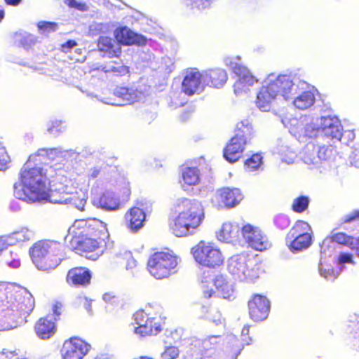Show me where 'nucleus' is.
<instances>
[{"label": "nucleus", "mask_w": 359, "mask_h": 359, "mask_svg": "<svg viewBox=\"0 0 359 359\" xmlns=\"http://www.w3.org/2000/svg\"><path fill=\"white\" fill-rule=\"evenodd\" d=\"M178 257L171 252H157L151 255L147 262L150 274L156 279L168 278L175 273Z\"/></svg>", "instance_id": "10"}, {"label": "nucleus", "mask_w": 359, "mask_h": 359, "mask_svg": "<svg viewBox=\"0 0 359 359\" xmlns=\"http://www.w3.org/2000/svg\"><path fill=\"white\" fill-rule=\"evenodd\" d=\"M6 264H8V266H9L11 268H14V269H16L18 267L20 266V259L18 258H14L13 260L11 261H8V260H6Z\"/></svg>", "instance_id": "60"}, {"label": "nucleus", "mask_w": 359, "mask_h": 359, "mask_svg": "<svg viewBox=\"0 0 359 359\" xmlns=\"http://www.w3.org/2000/svg\"><path fill=\"white\" fill-rule=\"evenodd\" d=\"M34 299L25 288L0 283V330H10L26 322Z\"/></svg>", "instance_id": "3"}, {"label": "nucleus", "mask_w": 359, "mask_h": 359, "mask_svg": "<svg viewBox=\"0 0 359 359\" xmlns=\"http://www.w3.org/2000/svg\"><path fill=\"white\" fill-rule=\"evenodd\" d=\"M46 171L37 163V156L30 155L21 169L19 181L14 184L15 198L27 203L48 201L52 203L72 205L83 210L88 190L78 189L71 179L61 175L56 177L50 189Z\"/></svg>", "instance_id": "1"}, {"label": "nucleus", "mask_w": 359, "mask_h": 359, "mask_svg": "<svg viewBox=\"0 0 359 359\" xmlns=\"http://www.w3.org/2000/svg\"><path fill=\"white\" fill-rule=\"evenodd\" d=\"M13 39L16 44L24 47H28L36 41L34 36L22 31L15 33Z\"/></svg>", "instance_id": "39"}, {"label": "nucleus", "mask_w": 359, "mask_h": 359, "mask_svg": "<svg viewBox=\"0 0 359 359\" xmlns=\"http://www.w3.org/2000/svg\"><path fill=\"white\" fill-rule=\"evenodd\" d=\"M62 123L60 121H53L50 123V126H48V132L49 134L53 135H57L62 130Z\"/></svg>", "instance_id": "51"}, {"label": "nucleus", "mask_w": 359, "mask_h": 359, "mask_svg": "<svg viewBox=\"0 0 359 359\" xmlns=\"http://www.w3.org/2000/svg\"><path fill=\"white\" fill-rule=\"evenodd\" d=\"M101 168L100 167H93L90 169L88 177L91 179H95L99 176Z\"/></svg>", "instance_id": "57"}, {"label": "nucleus", "mask_w": 359, "mask_h": 359, "mask_svg": "<svg viewBox=\"0 0 359 359\" xmlns=\"http://www.w3.org/2000/svg\"><path fill=\"white\" fill-rule=\"evenodd\" d=\"M240 61V56L227 57L224 60L225 64L239 77L233 86L234 93L237 95L247 93L251 87L258 83V79Z\"/></svg>", "instance_id": "11"}, {"label": "nucleus", "mask_w": 359, "mask_h": 359, "mask_svg": "<svg viewBox=\"0 0 359 359\" xmlns=\"http://www.w3.org/2000/svg\"><path fill=\"white\" fill-rule=\"evenodd\" d=\"M249 315L254 321H262L267 318L270 311V302L264 296L255 294L248 302Z\"/></svg>", "instance_id": "20"}, {"label": "nucleus", "mask_w": 359, "mask_h": 359, "mask_svg": "<svg viewBox=\"0 0 359 359\" xmlns=\"http://www.w3.org/2000/svg\"><path fill=\"white\" fill-rule=\"evenodd\" d=\"M146 213L141 207H133L126 214V221L128 228L133 232H136L144 226Z\"/></svg>", "instance_id": "25"}, {"label": "nucleus", "mask_w": 359, "mask_h": 359, "mask_svg": "<svg viewBox=\"0 0 359 359\" xmlns=\"http://www.w3.org/2000/svg\"><path fill=\"white\" fill-rule=\"evenodd\" d=\"M240 229V226L236 223L224 222L219 231L217 232V238L220 242L233 243L237 241L239 236Z\"/></svg>", "instance_id": "31"}, {"label": "nucleus", "mask_w": 359, "mask_h": 359, "mask_svg": "<svg viewBox=\"0 0 359 359\" xmlns=\"http://www.w3.org/2000/svg\"><path fill=\"white\" fill-rule=\"evenodd\" d=\"M37 27L41 34H49L55 32L57 28V24L53 22L40 21L37 24Z\"/></svg>", "instance_id": "45"}, {"label": "nucleus", "mask_w": 359, "mask_h": 359, "mask_svg": "<svg viewBox=\"0 0 359 359\" xmlns=\"http://www.w3.org/2000/svg\"><path fill=\"white\" fill-rule=\"evenodd\" d=\"M346 263L354 264L352 255L345 252L340 253L337 259V264L341 266Z\"/></svg>", "instance_id": "53"}, {"label": "nucleus", "mask_w": 359, "mask_h": 359, "mask_svg": "<svg viewBox=\"0 0 359 359\" xmlns=\"http://www.w3.org/2000/svg\"><path fill=\"white\" fill-rule=\"evenodd\" d=\"M213 0H185V4L191 10L203 11L208 8Z\"/></svg>", "instance_id": "40"}, {"label": "nucleus", "mask_w": 359, "mask_h": 359, "mask_svg": "<svg viewBox=\"0 0 359 359\" xmlns=\"http://www.w3.org/2000/svg\"><path fill=\"white\" fill-rule=\"evenodd\" d=\"M249 326L245 325L241 332L242 341L245 345H249L252 341L251 338L248 337V335L249 334Z\"/></svg>", "instance_id": "55"}, {"label": "nucleus", "mask_w": 359, "mask_h": 359, "mask_svg": "<svg viewBox=\"0 0 359 359\" xmlns=\"http://www.w3.org/2000/svg\"><path fill=\"white\" fill-rule=\"evenodd\" d=\"M201 283L203 294L206 298L211 297L215 293L212 288V283L222 298L229 300L236 298V290L234 284L223 275H217L214 279L210 276H203Z\"/></svg>", "instance_id": "13"}, {"label": "nucleus", "mask_w": 359, "mask_h": 359, "mask_svg": "<svg viewBox=\"0 0 359 359\" xmlns=\"http://www.w3.org/2000/svg\"><path fill=\"white\" fill-rule=\"evenodd\" d=\"M311 231L309 224L302 220L296 222L293 227L290 229L286 237L292 238L294 237L310 234Z\"/></svg>", "instance_id": "38"}, {"label": "nucleus", "mask_w": 359, "mask_h": 359, "mask_svg": "<svg viewBox=\"0 0 359 359\" xmlns=\"http://www.w3.org/2000/svg\"><path fill=\"white\" fill-rule=\"evenodd\" d=\"M11 161L10 157L7 154L5 147L0 137V170H4L8 168Z\"/></svg>", "instance_id": "47"}, {"label": "nucleus", "mask_w": 359, "mask_h": 359, "mask_svg": "<svg viewBox=\"0 0 359 359\" xmlns=\"http://www.w3.org/2000/svg\"><path fill=\"white\" fill-rule=\"evenodd\" d=\"M97 48L100 52L103 53V56L109 58L118 57L121 53V47L116 39L101 36L97 41Z\"/></svg>", "instance_id": "26"}, {"label": "nucleus", "mask_w": 359, "mask_h": 359, "mask_svg": "<svg viewBox=\"0 0 359 359\" xmlns=\"http://www.w3.org/2000/svg\"><path fill=\"white\" fill-rule=\"evenodd\" d=\"M277 153L279 154L282 161L287 164L293 163L297 156L296 151L285 144L278 145Z\"/></svg>", "instance_id": "37"}, {"label": "nucleus", "mask_w": 359, "mask_h": 359, "mask_svg": "<svg viewBox=\"0 0 359 359\" xmlns=\"http://www.w3.org/2000/svg\"><path fill=\"white\" fill-rule=\"evenodd\" d=\"M308 156L311 160L317 157V147L313 142L308 143L304 149L299 153L301 160L306 164L305 156Z\"/></svg>", "instance_id": "42"}, {"label": "nucleus", "mask_w": 359, "mask_h": 359, "mask_svg": "<svg viewBox=\"0 0 359 359\" xmlns=\"http://www.w3.org/2000/svg\"><path fill=\"white\" fill-rule=\"evenodd\" d=\"M118 186L122 187L123 194L125 196L123 201H127L130 193L129 182L125 178H121L118 182Z\"/></svg>", "instance_id": "54"}, {"label": "nucleus", "mask_w": 359, "mask_h": 359, "mask_svg": "<svg viewBox=\"0 0 359 359\" xmlns=\"http://www.w3.org/2000/svg\"><path fill=\"white\" fill-rule=\"evenodd\" d=\"M316 147L317 157L313 158L311 161L307 155L305 156L306 164L311 169L320 168V167L325 165L327 163V161L333 156L334 150L332 148L325 146Z\"/></svg>", "instance_id": "30"}, {"label": "nucleus", "mask_w": 359, "mask_h": 359, "mask_svg": "<svg viewBox=\"0 0 359 359\" xmlns=\"http://www.w3.org/2000/svg\"><path fill=\"white\" fill-rule=\"evenodd\" d=\"M333 244L330 239H325L323 241L320 245V259L318 264L320 276L330 281H334L339 274L327 260V258L333 254Z\"/></svg>", "instance_id": "16"}, {"label": "nucleus", "mask_w": 359, "mask_h": 359, "mask_svg": "<svg viewBox=\"0 0 359 359\" xmlns=\"http://www.w3.org/2000/svg\"><path fill=\"white\" fill-rule=\"evenodd\" d=\"M91 279L90 271L83 267H76L68 271L67 282L69 285L76 286H85L90 283Z\"/></svg>", "instance_id": "29"}, {"label": "nucleus", "mask_w": 359, "mask_h": 359, "mask_svg": "<svg viewBox=\"0 0 359 359\" xmlns=\"http://www.w3.org/2000/svg\"><path fill=\"white\" fill-rule=\"evenodd\" d=\"M195 260L201 265L215 268L224 262V256L220 250L212 243L200 241L191 249Z\"/></svg>", "instance_id": "12"}, {"label": "nucleus", "mask_w": 359, "mask_h": 359, "mask_svg": "<svg viewBox=\"0 0 359 359\" xmlns=\"http://www.w3.org/2000/svg\"><path fill=\"white\" fill-rule=\"evenodd\" d=\"M311 234L289 238L286 237V245L290 251L293 252H299L307 249L311 244Z\"/></svg>", "instance_id": "36"}, {"label": "nucleus", "mask_w": 359, "mask_h": 359, "mask_svg": "<svg viewBox=\"0 0 359 359\" xmlns=\"http://www.w3.org/2000/svg\"><path fill=\"white\" fill-rule=\"evenodd\" d=\"M69 234L72 235L70 242L75 250L84 252L97 251V255L102 252L104 240L108 237L106 225L95 218L75 221Z\"/></svg>", "instance_id": "4"}, {"label": "nucleus", "mask_w": 359, "mask_h": 359, "mask_svg": "<svg viewBox=\"0 0 359 359\" xmlns=\"http://www.w3.org/2000/svg\"><path fill=\"white\" fill-rule=\"evenodd\" d=\"M114 95L119 98L121 102L117 105H126L133 103L140 99L141 93L133 88L117 87L114 91Z\"/></svg>", "instance_id": "34"}, {"label": "nucleus", "mask_w": 359, "mask_h": 359, "mask_svg": "<svg viewBox=\"0 0 359 359\" xmlns=\"http://www.w3.org/2000/svg\"><path fill=\"white\" fill-rule=\"evenodd\" d=\"M114 36L117 42L121 44L143 45L146 43V38L130 30L126 27L116 29L114 32Z\"/></svg>", "instance_id": "23"}, {"label": "nucleus", "mask_w": 359, "mask_h": 359, "mask_svg": "<svg viewBox=\"0 0 359 359\" xmlns=\"http://www.w3.org/2000/svg\"><path fill=\"white\" fill-rule=\"evenodd\" d=\"M309 199L306 196H299L295 198L293 201L292 208L296 212H304L309 205Z\"/></svg>", "instance_id": "43"}, {"label": "nucleus", "mask_w": 359, "mask_h": 359, "mask_svg": "<svg viewBox=\"0 0 359 359\" xmlns=\"http://www.w3.org/2000/svg\"><path fill=\"white\" fill-rule=\"evenodd\" d=\"M226 269L235 280L246 283H255L262 272L260 266L244 253L230 257L226 262Z\"/></svg>", "instance_id": "7"}, {"label": "nucleus", "mask_w": 359, "mask_h": 359, "mask_svg": "<svg viewBox=\"0 0 359 359\" xmlns=\"http://www.w3.org/2000/svg\"><path fill=\"white\" fill-rule=\"evenodd\" d=\"M136 266V261L133 258H130L128 260L126 264L127 269H132Z\"/></svg>", "instance_id": "64"}, {"label": "nucleus", "mask_w": 359, "mask_h": 359, "mask_svg": "<svg viewBox=\"0 0 359 359\" xmlns=\"http://www.w3.org/2000/svg\"><path fill=\"white\" fill-rule=\"evenodd\" d=\"M102 299L106 303L113 304L115 301L116 297L115 296L112 295L110 293H105L103 294Z\"/></svg>", "instance_id": "61"}, {"label": "nucleus", "mask_w": 359, "mask_h": 359, "mask_svg": "<svg viewBox=\"0 0 359 359\" xmlns=\"http://www.w3.org/2000/svg\"><path fill=\"white\" fill-rule=\"evenodd\" d=\"M180 355V350L177 346H168L165 348L161 354V359H177Z\"/></svg>", "instance_id": "49"}, {"label": "nucleus", "mask_w": 359, "mask_h": 359, "mask_svg": "<svg viewBox=\"0 0 359 359\" xmlns=\"http://www.w3.org/2000/svg\"><path fill=\"white\" fill-rule=\"evenodd\" d=\"M80 90L83 93H86L87 96L88 97H95L97 98L98 100H100V102H102L105 104H113L112 103L109 102H107V101H104L103 100L99 98L97 95H95L93 93H90L88 92V90H83L82 88H79Z\"/></svg>", "instance_id": "62"}, {"label": "nucleus", "mask_w": 359, "mask_h": 359, "mask_svg": "<svg viewBox=\"0 0 359 359\" xmlns=\"http://www.w3.org/2000/svg\"><path fill=\"white\" fill-rule=\"evenodd\" d=\"M33 155L37 156V163H42L45 160L50 159L54 160L58 158H69L76 156V153L73 150H63L62 148H53V149H40L36 154Z\"/></svg>", "instance_id": "28"}, {"label": "nucleus", "mask_w": 359, "mask_h": 359, "mask_svg": "<svg viewBox=\"0 0 359 359\" xmlns=\"http://www.w3.org/2000/svg\"><path fill=\"white\" fill-rule=\"evenodd\" d=\"M177 215L170 219L169 228L178 237L195 233L204 219V210L201 202L187 198H178L175 203Z\"/></svg>", "instance_id": "5"}, {"label": "nucleus", "mask_w": 359, "mask_h": 359, "mask_svg": "<svg viewBox=\"0 0 359 359\" xmlns=\"http://www.w3.org/2000/svg\"><path fill=\"white\" fill-rule=\"evenodd\" d=\"M53 316L48 315L39 320L35 325V330L39 337L43 339H49L55 334V325Z\"/></svg>", "instance_id": "32"}, {"label": "nucleus", "mask_w": 359, "mask_h": 359, "mask_svg": "<svg viewBox=\"0 0 359 359\" xmlns=\"http://www.w3.org/2000/svg\"><path fill=\"white\" fill-rule=\"evenodd\" d=\"M161 307L155 305L147 306L144 310L137 311L133 317L137 327L134 333L140 337L156 335L161 331Z\"/></svg>", "instance_id": "8"}, {"label": "nucleus", "mask_w": 359, "mask_h": 359, "mask_svg": "<svg viewBox=\"0 0 359 359\" xmlns=\"http://www.w3.org/2000/svg\"><path fill=\"white\" fill-rule=\"evenodd\" d=\"M182 180L180 184L182 188L187 191L189 187L198 184L201 179L200 170L196 167H184L181 171Z\"/></svg>", "instance_id": "33"}, {"label": "nucleus", "mask_w": 359, "mask_h": 359, "mask_svg": "<svg viewBox=\"0 0 359 359\" xmlns=\"http://www.w3.org/2000/svg\"><path fill=\"white\" fill-rule=\"evenodd\" d=\"M65 3L70 7L75 8L81 11H86L88 7L80 0H65Z\"/></svg>", "instance_id": "52"}, {"label": "nucleus", "mask_w": 359, "mask_h": 359, "mask_svg": "<svg viewBox=\"0 0 359 359\" xmlns=\"http://www.w3.org/2000/svg\"><path fill=\"white\" fill-rule=\"evenodd\" d=\"M242 235L246 243L252 248L262 251L271 247L268 238L257 227L246 224L241 229Z\"/></svg>", "instance_id": "19"}, {"label": "nucleus", "mask_w": 359, "mask_h": 359, "mask_svg": "<svg viewBox=\"0 0 359 359\" xmlns=\"http://www.w3.org/2000/svg\"><path fill=\"white\" fill-rule=\"evenodd\" d=\"M221 341V337L219 335L210 336L203 341V351L200 359H224L219 355L215 347V345ZM226 345L231 349V355L229 359H236L241 351L242 347L238 344V340L235 335H229L226 338Z\"/></svg>", "instance_id": "14"}, {"label": "nucleus", "mask_w": 359, "mask_h": 359, "mask_svg": "<svg viewBox=\"0 0 359 359\" xmlns=\"http://www.w3.org/2000/svg\"><path fill=\"white\" fill-rule=\"evenodd\" d=\"M62 245L53 241H40L29 250L32 260L39 270L49 271L61 262Z\"/></svg>", "instance_id": "6"}, {"label": "nucleus", "mask_w": 359, "mask_h": 359, "mask_svg": "<svg viewBox=\"0 0 359 359\" xmlns=\"http://www.w3.org/2000/svg\"><path fill=\"white\" fill-rule=\"evenodd\" d=\"M243 194L237 188H224L217 191L215 199L219 207L233 208L243 200Z\"/></svg>", "instance_id": "22"}, {"label": "nucleus", "mask_w": 359, "mask_h": 359, "mask_svg": "<svg viewBox=\"0 0 359 359\" xmlns=\"http://www.w3.org/2000/svg\"><path fill=\"white\" fill-rule=\"evenodd\" d=\"M318 122L320 123L321 134L332 140L340 141L343 137L342 126L339 120L336 117H320Z\"/></svg>", "instance_id": "21"}, {"label": "nucleus", "mask_w": 359, "mask_h": 359, "mask_svg": "<svg viewBox=\"0 0 359 359\" xmlns=\"http://www.w3.org/2000/svg\"><path fill=\"white\" fill-rule=\"evenodd\" d=\"M108 29L107 24L94 22L89 26L88 33L90 36H97L104 33Z\"/></svg>", "instance_id": "48"}, {"label": "nucleus", "mask_w": 359, "mask_h": 359, "mask_svg": "<svg viewBox=\"0 0 359 359\" xmlns=\"http://www.w3.org/2000/svg\"><path fill=\"white\" fill-rule=\"evenodd\" d=\"M10 245L29 241L34 238V231L27 227H20L10 234L5 235Z\"/></svg>", "instance_id": "35"}, {"label": "nucleus", "mask_w": 359, "mask_h": 359, "mask_svg": "<svg viewBox=\"0 0 359 359\" xmlns=\"http://www.w3.org/2000/svg\"><path fill=\"white\" fill-rule=\"evenodd\" d=\"M320 118H313L309 123L303 126L302 123L296 118H292L290 121L287 119H283L282 123L285 127L289 128L290 133L293 135L301 137H316L320 133V123L318 122Z\"/></svg>", "instance_id": "15"}, {"label": "nucleus", "mask_w": 359, "mask_h": 359, "mask_svg": "<svg viewBox=\"0 0 359 359\" xmlns=\"http://www.w3.org/2000/svg\"><path fill=\"white\" fill-rule=\"evenodd\" d=\"M309 88V84L296 75L272 74L263 82L257 95L256 105L261 111H269L272 103L280 97L292 100L296 108L305 110L315 102L314 94Z\"/></svg>", "instance_id": "2"}, {"label": "nucleus", "mask_w": 359, "mask_h": 359, "mask_svg": "<svg viewBox=\"0 0 359 359\" xmlns=\"http://www.w3.org/2000/svg\"><path fill=\"white\" fill-rule=\"evenodd\" d=\"M326 239H330L333 244V252L335 250L337 243L346 245L349 243L351 238L344 233H334L332 232L331 238H327Z\"/></svg>", "instance_id": "44"}, {"label": "nucleus", "mask_w": 359, "mask_h": 359, "mask_svg": "<svg viewBox=\"0 0 359 359\" xmlns=\"http://www.w3.org/2000/svg\"><path fill=\"white\" fill-rule=\"evenodd\" d=\"M90 348V345L83 339L72 337L64 342L61 355L63 359H83Z\"/></svg>", "instance_id": "18"}, {"label": "nucleus", "mask_w": 359, "mask_h": 359, "mask_svg": "<svg viewBox=\"0 0 359 359\" xmlns=\"http://www.w3.org/2000/svg\"><path fill=\"white\" fill-rule=\"evenodd\" d=\"M77 46L74 40H69L61 46V50L65 53L69 52L72 48Z\"/></svg>", "instance_id": "56"}, {"label": "nucleus", "mask_w": 359, "mask_h": 359, "mask_svg": "<svg viewBox=\"0 0 359 359\" xmlns=\"http://www.w3.org/2000/svg\"><path fill=\"white\" fill-rule=\"evenodd\" d=\"M358 219H359V212H354L346 216L344 222H351Z\"/></svg>", "instance_id": "58"}, {"label": "nucleus", "mask_w": 359, "mask_h": 359, "mask_svg": "<svg viewBox=\"0 0 359 359\" xmlns=\"http://www.w3.org/2000/svg\"><path fill=\"white\" fill-rule=\"evenodd\" d=\"M203 72H200L197 69H188L184 72L182 83V90L187 95L198 94L204 90Z\"/></svg>", "instance_id": "17"}, {"label": "nucleus", "mask_w": 359, "mask_h": 359, "mask_svg": "<svg viewBox=\"0 0 359 359\" xmlns=\"http://www.w3.org/2000/svg\"><path fill=\"white\" fill-rule=\"evenodd\" d=\"M93 205L106 211H116L121 208L120 198L112 191H105L93 200Z\"/></svg>", "instance_id": "24"}, {"label": "nucleus", "mask_w": 359, "mask_h": 359, "mask_svg": "<svg viewBox=\"0 0 359 359\" xmlns=\"http://www.w3.org/2000/svg\"><path fill=\"white\" fill-rule=\"evenodd\" d=\"M227 79L228 76L226 71L220 68L203 72V82H205V86H210L219 88L226 83Z\"/></svg>", "instance_id": "27"}, {"label": "nucleus", "mask_w": 359, "mask_h": 359, "mask_svg": "<svg viewBox=\"0 0 359 359\" xmlns=\"http://www.w3.org/2000/svg\"><path fill=\"white\" fill-rule=\"evenodd\" d=\"M274 222L278 228L284 229L290 225V220L287 215L280 214L275 217Z\"/></svg>", "instance_id": "50"}, {"label": "nucleus", "mask_w": 359, "mask_h": 359, "mask_svg": "<svg viewBox=\"0 0 359 359\" xmlns=\"http://www.w3.org/2000/svg\"><path fill=\"white\" fill-rule=\"evenodd\" d=\"M253 135L251 123L245 119L236 125L235 135L224 149V157L230 163L237 161L242 156L245 145Z\"/></svg>", "instance_id": "9"}, {"label": "nucleus", "mask_w": 359, "mask_h": 359, "mask_svg": "<svg viewBox=\"0 0 359 359\" xmlns=\"http://www.w3.org/2000/svg\"><path fill=\"white\" fill-rule=\"evenodd\" d=\"M102 70L104 72H111L117 76H122L127 74L129 71L128 67L125 65H109L102 67Z\"/></svg>", "instance_id": "46"}, {"label": "nucleus", "mask_w": 359, "mask_h": 359, "mask_svg": "<svg viewBox=\"0 0 359 359\" xmlns=\"http://www.w3.org/2000/svg\"><path fill=\"white\" fill-rule=\"evenodd\" d=\"M62 304L60 302H56L53 306V314L55 316H59L61 313L60 312V310L62 309Z\"/></svg>", "instance_id": "59"}, {"label": "nucleus", "mask_w": 359, "mask_h": 359, "mask_svg": "<svg viewBox=\"0 0 359 359\" xmlns=\"http://www.w3.org/2000/svg\"><path fill=\"white\" fill-rule=\"evenodd\" d=\"M262 163V156L259 154H255L246 160L245 165L249 172H253L260 168Z\"/></svg>", "instance_id": "41"}, {"label": "nucleus", "mask_w": 359, "mask_h": 359, "mask_svg": "<svg viewBox=\"0 0 359 359\" xmlns=\"http://www.w3.org/2000/svg\"><path fill=\"white\" fill-rule=\"evenodd\" d=\"M213 321L217 325L224 327V320L222 319L221 314L219 312L216 313L215 319H214Z\"/></svg>", "instance_id": "63"}]
</instances>
